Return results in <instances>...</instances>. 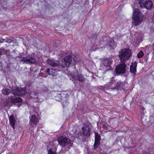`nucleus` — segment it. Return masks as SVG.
<instances>
[{
    "label": "nucleus",
    "mask_w": 154,
    "mask_h": 154,
    "mask_svg": "<svg viewBox=\"0 0 154 154\" xmlns=\"http://www.w3.org/2000/svg\"><path fill=\"white\" fill-rule=\"evenodd\" d=\"M71 62L72 57L70 56H66L63 58L59 63L51 60H48L47 61L48 64L53 67H55V70L56 72L60 71L62 68L69 66Z\"/></svg>",
    "instance_id": "nucleus-1"
},
{
    "label": "nucleus",
    "mask_w": 154,
    "mask_h": 154,
    "mask_svg": "<svg viewBox=\"0 0 154 154\" xmlns=\"http://www.w3.org/2000/svg\"><path fill=\"white\" fill-rule=\"evenodd\" d=\"M12 93L15 95L18 96H21L24 95L26 93H28L31 97L33 98H38L40 97L41 94H38L36 92L29 91L28 92L25 88H17L16 89H14L12 90Z\"/></svg>",
    "instance_id": "nucleus-2"
},
{
    "label": "nucleus",
    "mask_w": 154,
    "mask_h": 154,
    "mask_svg": "<svg viewBox=\"0 0 154 154\" xmlns=\"http://www.w3.org/2000/svg\"><path fill=\"white\" fill-rule=\"evenodd\" d=\"M131 55V51L129 48H124L121 49L119 52L118 56L121 62L124 63L128 60Z\"/></svg>",
    "instance_id": "nucleus-3"
},
{
    "label": "nucleus",
    "mask_w": 154,
    "mask_h": 154,
    "mask_svg": "<svg viewBox=\"0 0 154 154\" xmlns=\"http://www.w3.org/2000/svg\"><path fill=\"white\" fill-rule=\"evenodd\" d=\"M132 18L133 19L132 23L136 26L140 24L143 19V14L140 12L139 10H134Z\"/></svg>",
    "instance_id": "nucleus-4"
},
{
    "label": "nucleus",
    "mask_w": 154,
    "mask_h": 154,
    "mask_svg": "<svg viewBox=\"0 0 154 154\" xmlns=\"http://www.w3.org/2000/svg\"><path fill=\"white\" fill-rule=\"evenodd\" d=\"M122 63L117 65L116 67L114 73L116 75L124 74L126 72L127 66L125 63Z\"/></svg>",
    "instance_id": "nucleus-5"
},
{
    "label": "nucleus",
    "mask_w": 154,
    "mask_h": 154,
    "mask_svg": "<svg viewBox=\"0 0 154 154\" xmlns=\"http://www.w3.org/2000/svg\"><path fill=\"white\" fill-rule=\"evenodd\" d=\"M71 140L69 138L66 137H60L58 139V142L59 145L64 146L71 143Z\"/></svg>",
    "instance_id": "nucleus-6"
},
{
    "label": "nucleus",
    "mask_w": 154,
    "mask_h": 154,
    "mask_svg": "<svg viewBox=\"0 0 154 154\" xmlns=\"http://www.w3.org/2000/svg\"><path fill=\"white\" fill-rule=\"evenodd\" d=\"M82 133L84 135L90 136L91 130V125L88 123L84 125L82 128Z\"/></svg>",
    "instance_id": "nucleus-7"
},
{
    "label": "nucleus",
    "mask_w": 154,
    "mask_h": 154,
    "mask_svg": "<svg viewBox=\"0 0 154 154\" xmlns=\"http://www.w3.org/2000/svg\"><path fill=\"white\" fill-rule=\"evenodd\" d=\"M36 60V59L34 57L30 56L23 57L20 60V61L23 62L26 64H31L35 63Z\"/></svg>",
    "instance_id": "nucleus-8"
},
{
    "label": "nucleus",
    "mask_w": 154,
    "mask_h": 154,
    "mask_svg": "<svg viewBox=\"0 0 154 154\" xmlns=\"http://www.w3.org/2000/svg\"><path fill=\"white\" fill-rule=\"evenodd\" d=\"M128 83L125 82H121L120 81H116L115 85L114 87H111L112 90L119 89L122 88L123 89H125L128 86Z\"/></svg>",
    "instance_id": "nucleus-9"
},
{
    "label": "nucleus",
    "mask_w": 154,
    "mask_h": 154,
    "mask_svg": "<svg viewBox=\"0 0 154 154\" xmlns=\"http://www.w3.org/2000/svg\"><path fill=\"white\" fill-rule=\"evenodd\" d=\"M72 77L75 80H77L80 82H83L85 80V78L82 74H78L75 73L72 75Z\"/></svg>",
    "instance_id": "nucleus-10"
},
{
    "label": "nucleus",
    "mask_w": 154,
    "mask_h": 154,
    "mask_svg": "<svg viewBox=\"0 0 154 154\" xmlns=\"http://www.w3.org/2000/svg\"><path fill=\"white\" fill-rule=\"evenodd\" d=\"M113 60L112 58H109L104 59L102 62V64L105 67H109L112 64Z\"/></svg>",
    "instance_id": "nucleus-11"
},
{
    "label": "nucleus",
    "mask_w": 154,
    "mask_h": 154,
    "mask_svg": "<svg viewBox=\"0 0 154 154\" xmlns=\"http://www.w3.org/2000/svg\"><path fill=\"white\" fill-rule=\"evenodd\" d=\"M54 99L57 101H60L62 99L63 97L64 96L63 94L60 91L54 92Z\"/></svg>",
    "instance_id": "nucleus-12"
},
{
    "label": "nucleus",
    "mask_w": 154,
    "mask_h": 154,
    "mask_svg": "<svg viewBox=\"0 0 154 154\" xmlns=\"http://www.w3.org/2000/svg\"><path fill=\"white\" fill-rule=\"evenodd\" d=\"M137 63L136 62L133 63L130 66V71L133 74L134 76L136 73V67Z\"/></svg>",
    "instance_id": "nucleus-13"
},
{
    "label": "nucleus",
    "mask_w": 154,
    "mask_h": 154,
    "mask_svg": "<svg viewBox=\"0 0 154 154\" xmlns=\"http://www.w3.org/2000/svg\"><path fill=\"white\" fill-rule=\"evenodd\" d=\"M10 101L13 103H20L22 102V99L20 97H16L13 96L11 98Z\"/></svg>",
    "instance_id": "nucleus-14"
},
{
    "label": "nucleus",
    "mask_w": 154,
    "mask_h": 154,
    "mask_svg": "<svg viewBox=\"0 0 154 154\" xmlns=\"http://www.w3.org/2000/svg\"><path fill=\"white\" fill-rule=\"evenodd\" d=\"M38 119L36 116L35 115H32L30 121L29 123L31 125L32 124L36 125L37 124Z\"/></svg>",
    "instance_id": "nucleus-15"
},
{
    "label": "nucleus",
    "mask_w": 154,
    "mask_h": 154,
    "mask_svg": "<svg viewBox=\"0 0 154 154\" xmlns=\"http://www.w3.org/2000/svg\"><path fill=\"white\" fill-rule=\"evenodd\" d=\"M152 6L153 4L152 1L149 0H148L147 2L144 5L143 7L148 10H150L152 9Z\"/></svg>",
    "instance_id": "nucleus-16"
},
{
    "label": "nucleus",
    "mask_w": 154,
    "mask_h": 154,
    "mask_svg": "<svg viewBox=\"0 0 154 154\" xmlns=\"http://www.w3.org/2000/svg\"><path fill=\"white\" fill-rule=\"evenodd\" d=\"M10 125L13 129L14 128V125L15 123V120L13 115H11L9 118Z\"/></svg>",
    "instance_id": "nucleus-17"
},
{
    "label": "nucleus",
    "mask_w": 154,
    "mask_h": 154,
    "mask_svg": "<svg viewBox=\"0 0 154 154\" xmlns=\"http://www.w3.org/2000/svg\"><path fill=\"white\" fill-rule=\"evenodd\" d=\"M116 82V80L114 79V77H112L109 82V85L111 86V87H114L115 85Z\"/></svg>",
    "instance_id": "nucleus-18"
},
{
    "label": "nucleus",
    "mask_w": 154,
    "mask_h": 154,
    "mask_svg": "<svg viewBox=\"0 0 154 154\" xmlns=\"http://www.w3.org/2000/svg\"><path fill=\"white\" fill-rule=\"evenodd\" d=\"M140 7H143L144 5L147 2L148 0H137Z\"/></svg>",
    "instance_id": "nucleus-19"
},
{
    "label": "nucleus",
    "mask_w": 154,
    "mask_h": 154,
    "mask_svg": "<svg viewBox=\"0 0 154 154\" xmlns=\"http://www.w3.org/2000/svg\"><path fill=\"white\" fill-rule=\"evenodd\" d=\"M11 92V90L8 88H5L2 90V93L5 95H8Z\"/></svg>",
    "instance_id": "nucleus-20"
},
{
    "label": "nucleus",
    "mask_w": 154,
    "mask_h": 154,
    "mask_svg": "<svg viewBox=\"0 0 154 154\" xmlns=\"http://www.w3.org/2000/svg\"><path fill=\"white\" fill-rule=\"evenodd\" d=\"M95 141L100 142V136L99 135L98 133H95Z\"/></svg>",
    "instance_id": "nucleus-21"
},
{
    "label": "nucleus",
    "mask_w": 154,
    "mask_h": 154,
    "mask_svg": "<svg viewBox=\"0 0 154 154\" xmlns=\"http://www.w3.org/2000/svg\"><path fill=\"white\" fill-rule=\"evenodd\" d=\"M109 45L112 48L115 47L116 46V44L113 40H111L109 42Z\"/></svg>",
    "instance_id": "nucleus-22"
},
{
    "label": "nucleus",
    "mask_w": 154,
    "mask_h": 154,
    "mask_svg": "<svg viewBox=\"0 0 154 154\" xmlns=\"http://www.w3.org/2000/svg\"><path fill=\"white\" fill-rule=\"evenodd\" d=\"M102 88H103V89L105 90H109L110 89H111V86L109 85L108 84V85H105L103 86H102Z\"/></svg>",
    "instance_id": "nucleus-23"
},
{
    "label": "nucleus",
    "mask_w": 154,
    "mask_h": 154,
    "mask_svg": "<svg viewBox=\"0 0 154 154\" xmlns=\"http://www.w3.org/2000/svg\"><path fill=\"white\" fill-rule=\"evenodd\" d=\"M100 143V142L94 141V148L95 149H97L98 146H99Z\"/></svg>",
    "instance_id": "nucleus-24"
},
{
    "label": "nucleus",
    "mask_w": 154,
    "mask_h": 154,
    "mask_svg": "<svg viewBox=\"0 0 154 154\" xmlns=\"http://www.w3.org/2000/svg\"><path fill=\"white\" fill-rule=\"evenodd\" d=\"M143 55V52L142 51H140L137 54V57L138 58H140L142 57Z\"/></svg>",
    "instance_id": "nucleus-25"
},
{
    "label": "nucleus",
    "mask_w": 154,
    "mask_h": 154,
    "mask_svg": "<svg viewBox=\"0 0 154 154\" xmlns=\"http://www.w3.org/2000/svg\"><path fill=\"white\" fill-rule=\"evenodd\" d=\"M48 154H56V152L55 151H52L51 149L48 151Z\"/></svg>",
    "instance_id": "nucleus-26"
},
{
    "label": "nucleus",
    "mask_w": 154,
    "mask_h": 154,
    "mask_svg": "<svg viewBox=\"0 0 154 154\" xmlns=\"http://www.w3.org/2000/svg\"><path fill=\"white\" fill-rule=\"evenodd\" d=\"M13 41V39L12 38H11L9 39H8V40L5 42H7L8 43H11Z\"/></svg>",
    "instance_id": "nucleus-27"
},
{
    "label": "nucleus",
    "mask_w": 154,
    "mask_h": 154,
    "mask_svg": "<svg viewBox=\"0 0 154 154\" xmlns=\"http://www.w3.org/2000/svg\"><path fill=\"white\" fill-rule=\"evenodd\" d=\"M106 122H103L102 123V128L104 129L106 128Z\"/></svg>",
    "instance_id": "nucleus-28"
},
{
    "label": "nucleus",
    "mask_w": 154,
    "mask_h": 154,
    "mask_svg": "<svg viewBox=\"0 0 154 154\" xmlns=\"http://www.w3.org/2000/svg\"><path fill=\"white\" fill-rule=\"evenodd\" d=\"M40 75L41 76L43 77H46L48 76V75H44L43 73H40Z\"/></svg>",
    "instance_id": "nucleus-29"
},
{
    "label": "nucleus",
    "mask_w": 154,
    "mask_h": 154,
    "mask_svg": "<svg viewBox=\"0 0 154 154\" xmlns=\"http://www.w3.org/2000/svg\"><path fill=\"white\" fill-rule=\"evenodd\" d=\"M46 72L48 73L47 75H51V74L50 73V69H47L46 70Z\"/></svg>",
    "instance_id": "nucleus-30"
},
{
    "label": "nucleus",
    "mask_w": 154,
    "mask_h": 154,
    "mask_svg": "<svg viewBox=\"0 0 154 154\" xmlns=\"http://www.w3.org/2000/svg\"><path fill=\"white\" fill-rule=\"evenodd\" d=\"M5 54L8 55H9L10 54V51L9 50H7L5 52Z\"/></svg>",
    "instance_id": "nucleus-31"
},
{
    "label": "nucleus",
    "mask_w": 154,
    "mask_h": 154,
    "mask_svg": "<svg viewBox=\"0 0 154 154\" xmlns=\"http://www.w3.org/2000/svg\"><path fill=\"white\" fill-rule=\"evenodd\" d=\"M5 40V39L1 38L0 39V43H2Z\"/></svg>",
    "instance_id": "nucleus-32"
},
{
    "label": "nucleus",
    "mask_w": 154,
    "mask_h": 154,
    "mask_svg": "<svg viewBox=\"0 0 154 154\" xmlns=\"http://www.w3.org/2000/svg\"><path fill=\"white\" fill-rule=\"evenodd\" d=\"M3 53L2 51H0V55H1Z\"/></svg>",
    "instance_id": "nucleus-33"
},
{
    "label": "nucleus",
    "mask_w": 154,
    "mask_h": 154,
    "mask_svg": "<svg viewBox=\"0 0 154 154\" xmlns=\"http://www.w3.org/2000/svg\"><path fill=\"white\" fill-rule=\"evenodd\" d=\"M144 154H150V153L149 152H146L145 153H144Z\"/></svg>",
    "instance_id": "nucleus-34"
},
{
    "label": "nucleus",
    "mask_w": 154,
    "mask_h": 154,
    "mask_svg": "<svg viewBox=\"0 0 154 154\" xmlns=\"http://www.w3.org/2000/svg\"><path fill=\"white\" fill-rule=\"evenodd\" d=\"M137 10V8H136V9H134V10Z\"/></svg>",
    "instance_id": "nucleus-35"
}]
</instances>
